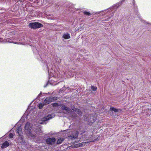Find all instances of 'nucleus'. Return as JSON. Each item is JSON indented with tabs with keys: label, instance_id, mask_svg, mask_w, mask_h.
<instances>
[{
	"label": "nucleus",
	"instance_id": "f257e3e1",
	"mask_svg": "<svg viewBox=\"0 0 151 151\" xmlns=\"http://www.w3.org/2000/svg\"><path fill=\"white\" fill-rule=\"evenodd\" d=\"M84 119L88 122L89 124H92L96 120V117L95 115L90 114L88 116H85L84 117Z\"/></svg>",
	"mask_w": 151,
	"mask_h": 151
},
{
	"label": "nucleus",
	"instance_id": "f03ea898",
	"mask_svg": "<svg viewBox=\"0 0 151 151\" xmlns=\"http://www.w3.org/2000/svg\"><path fill=\"white\" fill-rule=\"evenodd\" d=\"M36 129L35 131L34 132H32L31 130L29 132L26 133L27 135L29 138H32L36 137V132H39L41 131L40 127L39 126H36Z\"/></svg>",
	"mask_w": 151,
	"mask_h": 151
},
{
	"label": "nucleus",
	"instance_id": "7ed1b4c3",
	"mask_svg": "<svg viewBox=\"0 0 151 151\" xmlns=\"http://www.w3.org/2000/svg\"><path fill=\"white\" fill-rule=\"evenodd\" d=\"M54 117V114H48L46 116H45L42 118L41 120H40L38 123L40 124H46V121H47L49 119H51Z\"/></svg>",
	"mask_w": 151,
	"mask_h": 151
},
{
	"label": "nucleus",
	"instance_id": "20e7f679",
	"mask_svg": "<svg viewBox=\"0 0 151 151\" xmlns=\"http://www.w3.org/2000/svg\"><path fill=\"white\" fill-rule=\"evenodd\" d=\"M29 25L30 28L33 29L40 28L43 26V24L38 22L30 23Z\"/></svg>",
	"mask_w": 151,
	"mask_h": 151
},
{
	"label": "nucleus",
	"instance_id": "39448f33",
	"mask_svg": "<svg viewBox=\"0 0 151 151\" xmlns=\"http://www.w3.org/2000/svg\"><path fill=\"white\" fill-rule=\"evenodd\" d=\"M18 137L17 139V143L22 145H25L27 144L24 139H23V135H17Z\"/></svg>",
	"mask_w": 151,
	"mask_h": 151
},
{
	"label": "nucleus",
	"instance_id": "423d86ee",
	"mask_svg": "<svg viewBox=\"0 0 151 151\" xmlns=\"http://www.w3.org/2000/svg\"><path fill=\"white\" fill-rule=\"evenodd\" d=\"M78 132L77 131H75L71 135L68 136V139H71L73 140L76 138H77L78 135Z\"/></svg>",
	"mask_w": 151,
	"mask_h": 151
},
{
	"label": "nucleus",
	"instance_id": "0eeeda50",
	"mask_svg": "<svg viewBox=\"0 0 151 151\" xmlns=\"http://www.w3.org/2000/svg\"><path fill=\"white\" fill-rule=\"evenodd\" d=\"M32 127L31 124L29 122H27L24 127L25 132L26 133L31 130Z\"/></svg>",
	"mask_w": 151,
	"mask_h": 151
},
{
	"label": "nucleus",
	"instance_id": "6e6552de",
	"mask_svg": "<svg viewBox=\"0 0 151 151\" xmlns=\"http://www.w3.org/2000/svg\"><path fill=\"white\" fill-rule=\"evenodd\" d=\"M55 138L52 137L47 138L46 140V142L48 144L53 145L55 143Z\"/></svg>",
	"mask_w": 151,
	"mask_h": 151
},
{
	"label": "nucleus",
	"instance_id": "1a4fd4ad",
	"mask_svg": "<svg viewBox=\"0 0 151 151\" xmlns=\"http://www.w3.org/2000/svg\"><path fill=\"white\" fill-rule=\"evenodd\" d=\"M47 67L48 69V71L49 73V77L50 76L51 77H54L55 76V72L53 70L52 68V67L51 66H50L51 68V70L50 72H49V69L50 68V66H49V67L48 66V65H47Z\"/></svg>",
	"mask_w": 151,
	"mask_h": 151
},
{
	"label": "nucleus",
	"instance_id": "9d476101",
	"mask_svg": "<svg viewBox=\"0 0 151 151\" xmlns=\"http://www.w3.org/2000/svg\"><path fill=\"white\" fill-rule=\"evenodd\" d=\"M119 3H116V4L114 6H112L110 8L108 9V11H111L114 12L115 11V9H116L119 6Z\"/></svg>",
	"mask_w": 151,
	"mask_h": 151
},
{
	"label": "nucleus",
	"instance_id": "9b49d317",
	"mask_svg": "<svg viewBox=\"0 0 151 151\" xmlns=\"http://www.w3.org/2000/svg\"><path fill=\"white\" fill-rule=\"evenodd\" d=\"M16 132L18 134V135H22L23 134L21 126H19L17 127Z\"/></svg>",
	"mask_w": 151,
	"mask_h": 151
},
{
	"label": "nucleus",
	"instance_id": "f8f14e48",
	"mask_svg": "<svg viewBox=\"0 0 151 151\" xmlns=\"http://www.w3.org/2000/svg\"><path fill=\"white\" fill-rule=\"evenodd\" d=\"M60 106L61 107L62 109L63 110H65L67 112H69L70 111V109L66 106L65 105L63 104H60Z\"/></svg>",
	"mask_w": 151,
	"mask_h": 151
},
{
	"label": "nucleus",
	"instance_id": "ddd939ff",
	"mask_svg": "<svg viewBox=\"0 0 151 151\" xmlns=\"http://www.w3.org/2000/svg\"><path fill=\"white\" fill-rule=\"evenodd\" d=\"M51 102L50 97H47L43 103L44 104H47Z\"/></svg>",
	"mask_w": 151,
	"mask_h": 151
},
{
	"label": "nucleus",
	"instance_id": "4468645a",
	"mask_svg": "<svg viewBox=\"0 0 151 151\" xmlns=\"http://www.w3.org/2000/svg\"><path fill=\"white\" fill-rule=\"evenodd\" d=\"M70 35L68 33H66L63 34L62 38L65 39H68L70 38Z\"/></svg>",
	"mask_w": 151,
	"mask_h": 151
},
{
	"label": "nucleus",
	"instance_id": "2eb2a0df",
	"mask_svg": "<svg viewBox=\"0 0 151 151\" xmlns=\"http://www.w3.org/2000/svg\"><path fill=\"white\" fill-rule=\"evenodd\" d=\"M9 145V143L8 141H6L2 145L1 148L2 149L6 148Z\"/></svg>",
	"mask_w": 151,
	"mask_h": 151
},
{
	"label": "nucleus",
	"instance_id": "dca6fc26",
	"mask_svg": "<svg viewBox=\"0 0 151 151\" xmlns=\"http://www.w3.org/2000/svg\"><path fill=\"white\" fill-rule=\"evenodd\" d=\"M73 109H72L74 111L76 112L77 114H78L80 116H82V113L81 111L79 109L76 108H75L74 107H73Z\"/></svg>",
	"mask_w": 151,
	"mask_h": 151
},
{
	"label": "nucleus",
	"instance_id": "f3484780",
	"mask_svg": "<svg viewBox=\"0 0 151 151\" xmlns=\"http://www.w3.org/2000/svg\"><path fill=\"white\" fill-rule=\"evenodd\" d=\"M73 71H71L70 72V71H68V72H65V75H66L67 76L68 75H67V74L68 73V76H70V77H73V75H74V73L73 71Z\"/></svg>",
	"mask_w": 151,
	"mask_h": 151
},
{
	"label": "nucleus",
	"instance_id": "a211bd4d",
	"mask_svg": "<svg viewBox=\"0 0 151 151\" xmlns=\"http://www.w3.org/2000/svg\"><path fill=\"white\" fill-rule=\"evenodd\" d=\"M64 140V139L63 138H60L59 139L57 142V144H61Z\"/></svg>",
	"mask_w": 151,
	"mask_h": 151
},
{
	"label": "nucleus",
	"instance_id": "6ab92c4d",
	"mask_svg": "<svg viewBox=\"0 0 151 151\" xmlns=\"http://www.w3.org/2000/svg\"><path fill=\"white\" fill-rule=\"evenodd\" d=\"M50 98L52 102H54L55 100H56L57 99V97L56 96L54 97H50Z\"/></svg>",
	"mask_w": 151,
	"mask_h": 151
},
{
	"label": "nucleus",
	"instance_id": "aec40b11",
	"mask_svg": "<svg viewBox=\"0 0 151 151\" xmlns=\"http://www.w3.org/2000/svg\"><path fill=\"white\" fill-rule=\"evenodd\" d=\"M110 110L111 111H113L114 112H116L118 111V109L114 107H111L110 108Z\"/></svg>",
	"mask_w": 151,
	"mask_h": 151
},
{
	"label": "nucleus",
	"instance_id": "412c9836",
	"mask_svg": "<svg viewBox=\"0 0 151 151\" xmlns=\"http://www.w3.org/2000/svg\"><path fill=\"white\" fill-rule=\"evenodd\" d=\"M84 14L85 15H86L88 16L91 15V14L89 12L85 11L83 12Z\"/></svg>",
	"mask_w": 151,
	"mask_h": 151
},
{
	"label": "nucleus",
	"instance_id": "4be33fe9",
	"mask_svg": "<svg viewBox=\"0 0 151 151\" xmlns=\"http://www.w3.org/2000/svg\"><path fill=\"white\" fill-rule=\"evenodd\" d=\"M91 89L93 91H96L97 89V88L96 86H91Z\"/></svg>",
	"mask_w": 151,
	"mask_h": 151
},
{
	"label": "nucleus",
	"instance_id": "5701e85b",
	"mask_svg": "<svg viewBox=\"0 0 151 151\" xmlns=\"http://www.w3.org/2000/svg\"><path fill=\"white\" fill-rule=\"evenodd\" d=\"M39 108L40 109H41L43 106V105L42 104H40L39 105Z\"/></svg>",
	"mask_w": 151,
	"mask_h": 151
},
{
	"label": "nucleus",
	"instance_id": "b1692460",
	"mask_svg": "<svg viewBox=\"0 0 151 151\" xmlns=\"http://www.w3.org/2000/svg\"><path fill=\"white\" fill-rule=\"evenodd\" d=\"M14 136V135L12 133H10L9 135V137L10 138H12L13 137V136Z\"/></svg>",
	"mask_w": 151,
	"mask_h": 151
},
{
	"label": "nucleus",
	"instance_id": "393cba45",
	"mask_svg": "<svg viewBox=\"0 0 151 151\" xmlns=\"http://www.w3.org/2000/svg\"><path fill=\"white\" fill-rule=\"evenodd\" d=\"M8 42H11V43H12L16 44H19V43H18V42H14L13 41H11H11H9V40H8Z\"/></svg>",
	"mask_w": 151,
	"mask_h": 151
},
{
	"label": "nucleus",
	"instance_id": "a878e982",
	"mask_svg": "<svg viewBox=\"0 0 151 151\" xmlns=\"http://www.w3.org/2000/svg\"><path fill=\"white\" fill-rule=\"evenodd\" d=\"M52 105L54 106H57L58 105V104L57 103H54L52 104Z\"/></svg>",
	"mask_w": 151,
	"mask_h": 151
},
{
	"label": "nucleus",
	"instance_id": "bb28decb",
	"mask_svg": "<svg viewBox=\"0 0 151 151\" xmlns=\"http://www.w3.org/2000/svg\"><path fill=\"white\" fill-rule=\"evenodd\" d=\"M84 143V142H83L81 143L78 144V145H79V146H80L79 147H82L83 146V143Z\"/></svg>",
	"mask_w": 151,
	"mask_h": 151
},
{
	"label": "nucleus",
	"instance_id": "cd10ccee",
	"mask_svg": "<svg viewBox=\"0 0 151 151\" xmlns=\"http://www.w3.org/2000/svg\"><path fill=\"white\" fill-rule=\"evenodd\" d=\"M79 145H78V144L76 145H75V147H76V148H77V147H79L80 146H79Z\"/></svg>",
	"mask_w": 151,
	"mask_h": 151
},
{
	"label": "nucleus",
	"instance_id": "c85d7f7f",
	"mask_svg": "<svg viewBox=\"0 0 151 151\" xmlns=\"http://www.w3.org/2000/svg\"><path fill=\"white\" fill-rule=\"evenodd\" d=\"M41 94V93H40L38 96L37 98H39L40 97V95Z\"/></svg>",
	"mask_w": 151,
	"mask_h": 151
},
{
	"label": "nucleus",
	"instance_id": "c756f323",
	"mask_svg": "<svg viewBox=\"0 0 151 151\" xmlns=\"http://www.w3.org/2000/svg\"><path fill=\"white\" fill-rule=\"evenodd\" d=\"M2 39L0 38V42H2Z\"/></svg>",
	"mask_w": 151,
	"mask_h": 151
},
{
	"label": "nucleus",
	"instance_id": "7c9ffc66",
	"mask_svg": "<svg viewBox=\"0 0 151 151\" xmlns=\"http://www.w3.org/2000/svg\"><path fill=\"white\" fill-rule=\"evenodd\" d=\"M133 5H134V7H135L136 6V5L134 3H133Z\"/></svg>",
	"mask_w": 151,
	"mask_h": 151
},
{
	"label": "nucleus",
	"instance_id": "2f4dec72",
	"mask_svg": "<svg viewBox=\"0 0 151 151\" xmlns=\"http://www.w3.org/2000/svg\"><path fill=\"white\" fill-rule=\"evenodd\" d=\"M44 87H46V86H45Z\"/></svg>",
	"mask_w": 151,
	"mask_h": 151
},
{
	"label": "nucleus",
	"instance_id": "473e14b6",
	"mask_svg": "<svg viewBox=\"0 0 151 151\" xmlns=\"http://www.w3.org/2000/svg\"><path fill=\"white\" fill-rule=\"evenodd\" d=\"M53 82H56V81H53Z\"/></svg>",
	"mask_w": 151,
	"mask_h": 151
}]
</instances>
